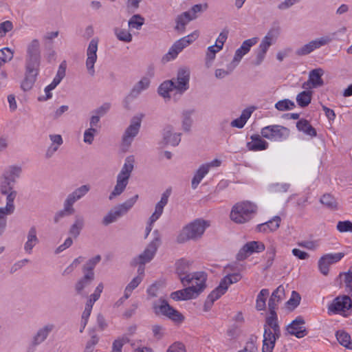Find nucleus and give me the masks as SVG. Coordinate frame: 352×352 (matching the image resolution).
<instances>
[{"label":"nucleus","mask_w":352,"mask_h":352,"mask_svg":"<svg viewBox=\"0 0 352 352\" xmlns=\"http://www.w3.org/2000/svg\"><path fill=\"white\" fill-rule=\"evenodd\" d=\"M344 255L345 254L343 252H338L326 254L322 256L318 261V270L320 273L327 276L329 272V266L339 262Z\"/></svg>","instance_id":"nucleus-15"},{"label":"nucleus","mask_w":352,"mask_h":352,"mask_svg":"<svg viewBox=\"0 0 352 352\" xmlns=\"http://www.w3.org/2000/svg\"><path fill=\"white\" fill-rule=\"evenodd\" d=\"M84 217L81 215H76L74 222L71 226L69 230V233L74 238H76L80 234V231L84 228Z\"/></svg>","instance_id":"nucleus-41"},{"label":"nucleus","mask_w":352,"mask_h":352,"mask_svg":"<svg viewBox=\"0 0 352 352\" xmlns=\"http://www.w3.org/2000/svg\"><path fill=\"white\" fill-rule=\"evenodd\" d=\"M90 189L91 186L89 184L82 185L69 193L64 201L72 208H74V204L85 197Z\"/></svg>","instance_id":"nucleus-23"},{"label":"nucleus","mask_w":352,"mask_h":352,"mask_svg":"<svg viewBox=\"0 0 352 352\" xmlns=\"http://www.w3.org/2000/svg\"><path fill=\"white\" fill-rule=\"evenodd\" d=\"M122 217L120 212L115 207L111 210L107 215H105L102 219V223L107 226L111 223L115 222L118 219Z\"/></svg>","instance_id":"nucleus-53"},{"label":"nucleus","mask_w":352,"mask_h":352,"mask_svg":"<svg viewBox=\"0 0 352 352\" xmlns=\"http://www.w3.org/2000/svg\"><path fill=\"white\" fill-rule=\"evenodd\" d=\"M241 278L239 273H234L226 276L220 282L219 285L216 287L208 296L206 305L210 304L212 305L213 302L219 299L223 294L226 293L230 285L237 283Z\"/></svg>","instance_id":"nucleus-8"},{"label":"nucleus","mask_w":352,"mask_h":352,"mask_svg":"<svg viewBox=\"0 0 352 352\" xmlns=\"http://www.w3.org/2000/svg\"><path fill=\"white\" fill-rule=\"evenodd\" d=\"M194 113L193 109H188L184 110L182 111V129L184 131H189L190 130L192 124V115Z\"/></svg>","instance_id":"nucleus-45"},{"label":"nucleus","mask_w":352,"mask_h":352,"mask_svg":"<svg viewBox=\"0 0 352 352\" xmlns=\"http://www.w3.org/2000/svg\"><path fill=\"white\" fill-rule=\"evenodd\" d=\"M49 138L52 142V144L46 151L45 157L47 158L52 157L63 143V140L60 135L50 134L49 135Z\"/></svg>","instance_id":"nucleus-34"},{"label":"nucleus","mask_w":352,"mask_h":352,"mask_svg":"<svg viewBox=\"0 0 352 352\" xmlns=\"http://www.w3.org/2000/svg\"><path fill=\"white\" fill-rule=\"evenodd\" d=\"M281 219L278 216L274 217L272 219L263 223L258 224L256 226V230L260 232H270L276 230L279 226Z\"/></svg>","instance_id":"nucleus-33"},{"label":"nucleus","mask_w":352,"mask_h":352,"mask_svg":"<svg viewBox=\"0 0 352 352\" xmlns=\"http://www.w3.org/2000/svg\"><path fill=\"white\" fill-rule=\"evenodd\" d=\"M150 83L151 81L148 77H142L140 80L134 85L129 97L131 98H138L143 91L146 90L149 87Z\"/></svg>","instance_id":"nucleus-32"},{"label":"nucleus","mask_w":352,"mask_h":352,"mask_svg":"<svg viewBox=\"0 0 352 352\" xmlns=\"http://www.w3.org/2000/svg\"><path fill=\"white\" fill-rule=\"evenodd\" d=\"M209 226V221L201 219H195L183 228L177 236V241L180 243L189 240L197 241L202 236Z\"/></svg>","instance_id":"nucleus-3"},{"label":"nucleus","mask_w":352,"mask_h":352,"mask_svg":"<svg viewBox=\"0 0 352 352\" xmlns=\"http://www.w3.org/2000/svg\"><path fill=\"white\" fill-rule=\"evenodd\" d=\"M279 338L272 334L271 329L265 328L263 333V352H272L276 341Z\"/></svg>","instance_id":"nucleus-27"},{"label":"nucleus","mask_w":352,"mask_h":352,"mask_svg":"<svg viewBox=\"0 0 352 352\" xmlns=\"http://www.w3.org/2000/svg\"><path fill=\"white\" fill-rule=\"evenodd\" d=\"M152 309L157 316H166L175 323H181L184 319L180 312L171 307L167 300L162 297L153 302Z\"/></svg>","instance_id":"nucleus-5"},{"label":"nucleus","mask_w":352,"mask_h":352,"mask_svg":"<svg viewBox=\"0 0 352 352\" xmlns=\"http://www.w3.org/2000/svg\"><path fill=\"white\" fill-rule=\"evenodd\" d=\"M275 40L276 32L274 30H271L262 39L260 45L255 51V58L252 61L254 65L258 66L263 63L268 49L275 42Z\"/></svg>","instance_id":"nucleus-10"},{"label":"nucleus","mask_w":352,"mask_h":352,"mask_svg":"<svg viewBox=\"0 0 352 352\" xmlns=\"http://www.w3.org/2000/svg\"><path fill=\"white\" fill-rule=\"evenodd\" d=\"M175 91V87L173 80H166L163 82L158 87V94L164 98H170L171 93Z\"/></svg>","instance_id":"nucleus-40"},{"label":"nucleus","mask_w":352,"mask_h":352,"mask_svg":"<svg viewBox=\"0 0 352 352\" xmlns=\"http://www.w3.org/2000/svg\"><path fill=\"white\" fill-rule=\"evenodd\" d=\"M21 171L22 169L20 166H10L4 170L1 176L14 184L16 179L20 177Z\"/></svg>","instance_id":"nucleus-39"},{"label":"nucleus","mask_w":352,"mask_h":352,"mask_svg":"<svg viewBox=\"0 0 352 352\" xmlns=\"http://www.w3.org/2000/svg\"><path fill=\"white\" fill-rule=\"evenodd\" d=\"M190 265V261L185 259H180L176 262L175 270L181 283L184 286L190 284H197V286L204 285L206 280L205 273L201 272L189 273Z\"/></svg>","instance_id":"nucleus-1"},{"label":"nucleus","mask_w":352,"mask_h":352,"mask_svg":"<svg viewBox=\"0 0 352 352\" xmlns=\"http://www.w3.org/2000/svg\"><path fill=\"white\" fill-rule=\"evenodd\" d=\"M188 287L171 293L170 297L175 300H188L197 297L205 288L206 285L190 284Z\"/></svg>","instance_id":"nucleus-14"},{"label":"nucleus","mask_w":352,"mask_h":352,"mask_svg":"<svg viewBox=\"0 0 352 352\" xmlns=\"http://www.w3.org/2000/svg\"><path fill=\"white\" fill-rule=\"evenodd\" d=\"M311 100V92L309 91H303L296 96V102L300 107H307Z\"/></svg>","instance_id":"nucleus-52"},{"label":"nucleus","mask_w":352,"mask_h":352,"mask_svg":"<svg viewBox=\"0 0 352 352\" xmlns=\"http://www.w3.org/2000/svg\"><path fill=\"white\" fill-rule=\"evenodd\" d=\"M221 50H219L215 45L209 46L208 47L205 58L206 65L207 67H210L212 65V63L216 57V54Z\"/></svg>","instance_id":"nucleus-55"},{"label":"nucleus","mask_w":352,"mask_h":352,"mask_svg":"<svg viewBox=\"0 0 352 352\" xmlns=\"http://www.w3.org/2000/svg\"><path fill=\"white\" fill-rule=\"evenodd\" d=\"M14 52L9 47L0 50V59L1 62L8 63L13 58Z\"/></svg>","instance_id":"nucleus-60"},{"label":"nucleus","mask_w":352,"mask_h":352,"mask_svg":"<svg viewBox=\"0 0 352 352\" xmlns=\"http://www.w3.org/2000/svg\"><path fill=\"white\" fill-rule=\"evenodd\" d=\"M295 107V103L289 99L281 100L275 104V108L280 111H289Z\"/></svg>","instance_id":"nucleus-56"},{"label":"nucleus","mask_w":352,"mask_h":352,"mask_svg":"<svg viewBox=\"0 0 352 352\" xmlns=\"http://www.w3.org/2000/svg\"><path fill=\"white\" fill-rule=\"evenodd\" d=\"M228 36V31L223 30L217 37L215 44L219 50H222L225 42L226 41Z\"/></svg>","instance_id":"nucleus-62"},{"label":"nucleus","mask_w":352,"mask_h":352,"mask_svg":"<svg viewBox=\"0 0 352 352\" xmlns=\"http://www.w3.org/2000/svg\"><path fill=\"white\" fill-rule=\"evenodd\" d=\"M261 134L272 142H283L289 137L290 130L282 125L272 124L263 127Z\"/></svg>","instance_id":"nucleus-9"},{"label":"nucleus","mask_w":352,"mask_h":352,"mask_svg":"<svg viewBox=\"0 0 352 352\" xmlns=\"http://www.w3.org/2000/svg\"><path fill=\"white\" fill-rule=\"evenodd\" d=\"M126 342H128V339L125 337L116 340L113 343L111 352H121L124 344Z\"/></svg>","instance_id":"nucleus-63"},{"label":"nucleus","mask_w":352,"mask_h":352,"mask_svg":"<svg viewBox=\"0 0 352 352\" xmlns=\"http://www.w3.org/2000/svg\"><path fill=\"white\" fill-rule=\"evenodd\" d=\"M336 336L339 343L348 349H352V342L350 335L344 331H338Z\"/></svg>","instance_id":"nucleus-46"},{"label":"nucleus","mask_w":352,"mask_h":352,"mask_svg":"<svg viewBox=\"0 0 352 352\" xmlns=\"http://www.w3.org/2000/svg\"><path fill=\"white\" fill-rule=\"evenodd\" d=\"M25 72L24 79L21 83V88L24 91H30L36 80L39 68L25 66Z\"/></svg>","instance_id":"nucleus-22"},{"label":"nucleus","mask_w":352,"mask_h":352,"mask_svg":"<svg viewBox=\"0 0 352 352\" xmlns=\"http://www.w3.org/2000/svg\"><path fill=\"white\" fill-rule=\"evenodd\" d=\"M232 62L230 63L227 67V69H216L214 71V76L218 79H223L227 76L230 75L231 72L235 69L232 68Z\"/></svg>","instance_id":"nucleus-59"},{"label":"nucleus","mask_w":352,"mask_h":352,"mask_svg":"<svg viewBox=\"0 0 352 352\" xmlns=\"http://www.w3.org/2000/svg\"><path fill=\"white\" fill-rule=\"evenodd\" d=\"M144 23V19L140 14L133 15L128 22L130 29L140 30Z\"/></svg>","instance_id":"nucleus-54"},{"label":"nucleus","mask_w":352,"mask_h":352,"mask_svg":"<svg viewBox=\"0 0 352 352\" xmlns=\"http://www.w3.org/2000/svg\"><path fill=\"white\" fill-rule=\"evenodd\" d=\"M197 16L191 15V12H184L178 15L175 19L176 25L175 29L180 34L184 32L186 25L192 20L196 19Z\"/></svg>","instance_id":"nucleus-28"},{"label":"nucleus","mask_w":352,"mask_h":352,"mask_svg":"<svg viewBox=\"0 0 352 352\" xmlns=\"http://www.w3.org/2000/svg\"><path fill=\"white\" fill-rule=\"evenodd\" d=\"M285 297V288L283 285H279L272 294L269 302L268 308L270 312L276 311L278 304Z\"/></svg>","instance_id":"nucleus-25"},{"label":"nucleus","mask_w":352,"mask_h":352,"mask_svg":"<svg viewBox=\"0 0 352 352\" xmlns=\"http://www.w3.org/2000/svg\"><path fill=\"white\" fill-rule=\"evenodd\" d=\"M256 337L251 336L249 340L245 343L244 348L238 352H258L256 346Z\"/></svg>","instance_id":"nucleus-58"},{"label":"nucleus","mask_w":352,"mask_h":352,"mask_svg":"<svg viewBox=\"0 0 352 352\" xmlns=\"http://www.w3.org/2000/svg\"><path fill=\"white\" fill-rule=\"evenodd\" d=\"M296 128L299 131L311 138L317 135L316 130L311 125L309 122L305 119H300L296 122Z\"/></svg>","instance_id":"nucleus-36"},{"label":"nucleus","mask_w":352,"mask_h":352,"mask_svg":"<svg viewBox=\"0 0 352 352\" xmlns=\"http://www.w3.org/2000/svg\"><path fill=\"white\" fill-rule=\"evenodd\" d=\"M55 329L56 325L52 322H47L41 326L32 336L30 342L31 346L36 347L44 342Z\"/></svg>","instance_id":"nucleus-16"},{"label":"nucleus","mask_w":352,"mask_h":352,"mask_svg":"<svg viewBox=\"0 0 352 352\" xmlns=\"http://www.w3.org/2000/svg\"><path fill=\"white\" fill-rule=\"evenodd\" d=\"M138 195H134L133 197L129 199L125 202L116 206L117 209L120 212L122 215H124L129 211L134 206L138 199Z\"/></svg>","instance_id":"nucleus-50"},{"label":"nucleus","mask_w":352,"mask_h":352,"mask_svg":"<svg viewBox=\"0 0 352 352\" xmlns=\"http://www.w3.org/2000/svg\"><path fill=\"white\" fill-rule=\"evenodd\" d=\"M140 126L141 117L134 116L122 135L121 147L124 151H126L131 145L135 137L139 133Z\"/></svg>","instance_id":"nucleus-12"},{"label":"nucleus","mask_w":352,"mask_h":352,"mask_svg":"<svg viewBox=\"0 0 352 352\" xmlns=\"http://www.w3.org/2000/svg\"><path fill=\"white\" fill-rule=\"evenodd\" d=\"M134 164L135 159L133 156H128L126 157L121 170L117 175L116 184L109 196V200L113 199L124 191L129 184L131 173L133 170Z\"/></svg>","instance_id":"nucleus-2"},{"label":"nucleus","mask_w":352,"mask_h":352,"mask_svg":"<svg viewBox=\"0 0 352 352\" xmlns=\"http://www.w3.org/2000/svg\"><path fill=\"white\" fill-rule=\"evenodd\" d=\"M75 212L74 208H72L65 201L63 202V208L56 212L54 216V222L58 223L62 219L65 217L73 214Z\"/></svg>","instance_id":"nucleus-44"},{"label":"nucleus","mask_w":352,"mask_h":352,"mask_svg":"<svg viewBox=\"0 0 352 352\" xmlns=\"http://www.w3.org/2000/svg\"><path fill=\"white\" fill-rule=\"evenodd\" d=\"M209 166L204 164L200 166L196 171L194 177L192 179L191 186L192 189H196L203 178L208 173Z\"/></svg>","instance_id":"nucleus-37"},{"label":"nucleus","mask_w":352,"mask_h":352,"mask_svg":"<svg viewBox=\"0 0 352 352\" xmlns=\"http://www.w3.org/2000/svg\"><path fill=\"white\" fill-rule=\"evenodd\" d=\"M163 140L166 144L177 146L181 141V133H174L172 126H167L164 129Z\"/></svg>","instance_id":"nucleus-30"},{"label":"nucleus","mask_w":352,"mask_h":352,"mask_svg":"<svg viewBox=\"0 0 352 352\" xmlns=\"http://www.w3.org/2000/svg\"><path fill=\"white\" fill-rule=\"evenodd\" d=\"M166 352H187L184 344L179 342L172 344Z\"/></svg>","instance_id":"nucleus-64"},{"label":"nucleus","mask_w":352,"mask_h":352,"mask_svg":"<svg viewBox=\"0 0 352 352\" xmlns=\"http://www.w3.org/2000/svg\"><path fill=\"white\" fill-rule=\"evenodd\" d=\"M98 43V38H94L89 42L87 50L86 67L91 76H94L95 74L94 64L97 60Z\"/></svg>","instance_id":"nucleus-18"},{"label":"nucleus","mask_w":352,"mask_h":352,"mask_svg":"<svg viewBox=\"0 0 352 352\" xmlns=\"http://www.w3.org/2000/svg\"><path fill=\"white\" fill-rule=\"evenodd\" d=\"M175 89V94L182 96L189 89L190 70L186 68H180L177 77L172 79Z\"/></svg>","instance_id":"nucleus-13"},{"label":"nucleus","mask_w":352,"mask_h":352,"mask_svg":"<svg viewBox=\"0 0 352 352\" xmlns=\"http://www.w3.org/2000/svg\"><path fill=\"white\" fill-rule=\"evenodd\" d=\"M320 203L327 207L329 210H337L338 209V202L334 197H333L331 194H324L323 195L320 199Z\"/></svg>","instance_id":"nucleus-49"},{"label":"nucleus","mask_w":352,"mask_h":352,"mask_svg":"<svg viewBox=\"0 0 352 352\" xmlns=\"http://www.w3.org/2000/svg\"><path fill=\"white\" fill-rule=\"evenodd\" d=\"M257 41L258 38L254 37L247 39L243 42L241 47L235 52L234 58L232 61V68H235L239 65L242 58L250 52L251 47L254 46L257 43Z\"/></svg>","instance_id":"nucleus-21"},{"label":"nucleus","mask_w":352,"mask_h":352,"mask_svg":"<svg viewBox=\"0 0 352 352\" xmlns=\"http://www.w3.org/2000/svg\"><path fill=\"white\" fill-rule=\"evenodd\" d=\"M337 230L340 232H352V222L350 221H340L336 226Z\"/></svg>","instance_id":"nucleus-61"},{"label":"nucleus","mask_w":352,"mask_h":352,"mask_svg":"<svg viewBox=\"0 0 352 352\" xmlns=\"http://www.w3.org/2000/svg\"><path fill=\"white\" fill-rule=\"evenodd\" d=\"M14 184L12 182L9 181L6 178L1 176L0 177V192L2 193H8L10 191L14 190Z\"/></svg>","instance_id":"nucleus-57"},{"label":"nucleus","mask_w":352,"mask_h":352,"mask_svg":"<svg viewBox=\"0 0 352 352\" xmlns=\"http://www.w3.org/2000/svg\"><path fill=\"white\" fill-rule=\"evenodd\" d=\"M332 41V38L328 36H322L316 40L311 41L309 43L304 45L301 47L298 48L296 51V54L298 56H305L314 50L321 47L322 46L326 45Z\"/></svg>","instance_id":"nucleus-19"},{"label":"nucleus","mask_w":352,"mask_h":352,"mask_svg":"<svg viewBox=\"0 0 352 352\" xmlns=\"http://www.w3.org/2000/svg\"><path fill=\"white\" fill-rule=\"evenodd\" d=\"M94 280V278H93L91 276L90 277L84 274V276L80 278L75 284V290L77 294L82 295L83 289L89 286Z\"/></svg>","instance_id":"nucleus-48"},{"label":"nucleus","mask_w":352,"mask_h":352,"mask_svg":"<svg viewBox=\"0 0 352 352\" xmlns=\"http://www.w3.org/2000/svg\"><path fill=\"white\" fill-rule=\"evenodd\" d=\"M324 74V71L322 68H317L311 70L309 72V79L311 82L312 87H319L324 85L322 76Z\"/></svg>","instance_id":"nucleus-38"},{"label":"nucleus","mask_w":352,"mask_h":352,"mask_svg":"<svg viewBox=\"0 0 352 352\" xmlns=\"http://www.w3.org/2000/svg\"><path fill=\"white\" fill-rule=\"evenodd\" d=\"M269 290L267 289H263L260 291L256 297V309L258 311L265 310L266 307V299L269 296Z\"/></svg>","instance_id":"nucleus-47"},{"label":"nucleus","mask_w":352,"mask_h":352,"mask_svg":"<svg viewBox=\"0 0 352 352\" xmlns=\"http://www.w3.org/2000/svg\"><path fill=\"white\" fill-rule=\"evenodd\" d=\"M37 230L34 226H32L28 230L27 241L24 244V250L27 254H32L34 247L38 243Z\"/></svg>","instance_id":"nucleus-29"},{"label":"nucleus","mask_w":352,"mask_h":352,"mask_svg":"<svg viewBox=\"0 0 352 352\" xmlns=\"http://www.w3.org/2000/svg\"><path fill=\"white\" fill-rule=\"evenodd\" d=\"M270 329L272 330V334L276 336V337L280 336V329L278 323V317L276 312H270V316L266 318V324L265 329Z\"/></svg>","instance_id":"nucleus-35"},{"label":"nucleus","mask_w":352,"mask_h":352,"mask_svg":"<svg viewBox=\"0 0 352 352\" xmlns=\"http://www.w3.org/2000/svg\"><path fill=\"white\" fill-rule=\"evenodd\" d=\"M265 249V245L261 241H252L246 243L236 254L238 261H243L254 253H260Z\"/></svg>","instance_id":"nucleus-17"},{"label":"nucleus","mask_w":352,"mask_h":352,"mask_svg":"<svg viewBox=\"0 0 352 352\" xmlns=\"http://www.w3.org/2000/svg\"><path fill=\"white\" fill-rule=\"evenodd\" d=\"M252 113V110L250 109H244L240 117L232 120L230 123L231 126L241 129L244 126L248 120L250 118Z\"/></svg>","instance_id":"nucleus-43"},{"label":"nucleus","mask_w":352,"mask_h":352,"mask_svg":"<svg viewBox=\"0 0 352 352\" xmlns=\"http://www.w3.org/2000/svg\"><path fill=\"white\" fill-rule=\"evenodd\" d=\"M113 32L116 38L119 41L124 43H130L132 41L133 36L129 30L116 28H114Z\"/></svg>","instance_id":"nucleus-51"},{"label":"nucleus","mask_w":352,"mask_h":352,"mask_svg":"<svg viewBox=\"0 0 352 352\" xmlns=\"http://www.w3.org/2000/svg\"><path fill=\"white\" fill-rule=\"evenodd\" d=\"M101 256L100 255H96V256L90 258L83 266L82 272L84 274L91 276L94 278V270L96 265L100 261Z\"/></svg>","instance_id":"nucleus-42"},{"label":"nucleus","mask_w":352,"mask_h":352,"mask_svg":"<svg viewBox=\"0 0 352 352\" xmlns=\"http://www.w3.org/2000/svg\"><path fill=\"white\" fill-rule=\"evenodd\" d=\"M256 211V206L252 202H240L233 206L230 219L236 223H244L253 217Z\"/></svg>","instance_id":"nucleus-4"},{"label":"nucleus","mask_w":352,"mask_h":352,"mask_svg":"<svg viewBox=\"0 0 352 352\" xmlns=\"http://www.w3.org/2000/svg\"><path fill=\"white\" fill-rule=\"evenodd\" d=\"M351 307L352 301L349 296H338L328 306V311L333 314H338L348 311Z\"/></svg>","instance_id":"nucleus-20"},{"label":"nucleus","mask_w":352,"mask_h":352,"mask_svg":"<svg viewBox=\"0 0 352 352\" xmlns=\"http://www.w3.org/2000/svg\"><path fill=\"white\" fill-rule=\"evenodd\" d=\"M305 323L302 317H297L287 327V331L291 335H294L298 338H301L306 335L305 328L303 327Z\"/></svg>","instance_id":"nucleus-26"},{"label":"nucleus","mask_w":352,"mask_h":352,"mask_svg":"<svg viewBox=\"0 0 352 352\" xmlns=\"http://www.w3.org/2000/svg\"><path fill=\"white\" fill-rule=\"evenodd\" d=\"M153 236V240L148 243L144 251L134 258L133 263L135 264L144 265L154 258L158 248L161 245L162 235L159 230H155Z\"/></svg>","instance_id":"nucleus-6"},{"label":"nucleus","mask_w":352,"mask_h":352,"mask_svg":"<svg viewBox=\"0 0 352 352\" xmlns=\"http://www.w3.org/2000/svg\"><path fill=\"white\" fill-rule=\"evenodd\" d=\"M251 142L247 143L248 150L253 151H263L268 148L269 144L259 135H253L250 137Z\"/></svg>","instance_id":"nucleus-31"},{"label":"nucleus","mask_w":352,"mask_h":352,"mask_svg":"<svg viewBox=\"0 0 352 352\" xmlns=\"http://www.w3.org/2000/svg\"><path fill=\"white\" fill-rule=\"evenodd\" d=\"M41 43L36 39H32L26 47L25 66L39 68L41 64Z\"/></svg>","instance_id":"nucleus-11"},{"label":"nucleus","mask_w":352,"mask_h":352,"mask_svg":"<svg viewBox=\"0 0 352 352\" xmlns=\"http://www.w3.org/2000/svg\"><path fill=\"white\" fill-rule=\"evenodd\" d=\"M170 193L171 190L167 189L162 195L160 201L155 206V212L150 217L149 221H151V223H154L163 213L164 208L168 203Z\"/></svg>","instance_id":"nucleus-24"},{"label":"nucleus","mask_w":352,"mask_h":352,"mask_svg":"<svg viewBox=\"0 0 352 352\" xmlns=\"http://www.w3.org/2000/svg\"><path fill=\"white\" fill-rule=\"evenodd\" d=\"M198 37L199 32L197 31H195L192 33L179 39L174 43L168 52L163 56L162 60L164 62H168L174 60L179 52L197 40Z\"/></svg>","instance_id":"nucleus-7"}]
</instances>
